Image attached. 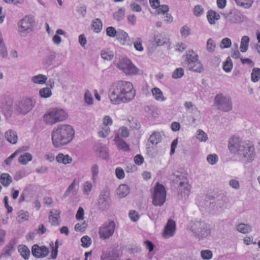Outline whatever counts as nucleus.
I'll return each instance as SVG.
<instances>
[{
	"label": "nucleus",
	"instance_id": "obj_18",
	"mask_svg": "<svg viewBox=\"0 0 260 260\" xmlns=\"http://www.w3.org/2000/svg\"><path fill=\"white\" fill-rule=\"evenodd\" d=\"M49 252V249L45 246H39L37 244L32 246L31 253L32 255L37 258L46 257Z\"/></svg>",
	"mask_w": 260,
	"mask_h": 260
},
{
	"label": "nucleus",
	"instance_id": "obj_37",
	"mask_svg": "<svg viewBox=\"0 0 260 260\" xmlns=\"http://www.w3.org/2000/svg\"><path fill=\"white\" fill-rule=\"evenodd\" d=\"M169 8L167 5H164V21L167 23H170L173 20V18L171 14L168 13Z\"/></svg>",
	"mask_w": 260,
	"mask_h": 260
},
{
	"label": "nucleus",
	"instance_id": "obj_30",
	"mask_svg": "<svg viewBox=\"0 0 260 260\" xmlns=\"http://www.w3.org/2000/svg\"><path fill=\"white\" fill-rule=\"evenodd\" d=\"M91 27L95 32H100L103 27V23L101 20L99 18H96L92 20Z\"/></svg>",
	"mask_w": 260,
	"mask_h": 260
},
{
	"label": "nucleus",
	"instance_id": "obj_47",
	"mask_svg": "<svg viewBox=\"0 0 260 260\" xmlns=\"http://www.w3.org/2000/svg\"><path fill=\"white\" fill-rule=\"evenodd\" d=\"M260 78V69L257 68H254L251 74V81L253 82H257Z\"/></svg>",
	"mask_w": 260,
	"mask_h": 260
},
{
	"label": "nucleus",
	"instance_id": "obj_64",
	"mask_svg": "<svg viewBox=\"0 0 260 260\" xmlns=\"http://www.w3.org/2000/svg\"><path fill=\"white\" fill-rule=\"evenodd\" d=\"M115 174L117 178L119 179H123L125 177V173L123 169L120 167L116 168Z\"/></svg>",
	"mask_w": 260,
	"mask_h": 260
},
{
	"label": "nucleus",
	"instance_id": "obj_32",
	"mask_svg": "<svg viewBox=\"0 0 260 260\" xmlns=\"http://www.w3.org/2000/svg\"><path fill=\"white\" fill-rule=\"evenodd\" d=\"M18 251L20 255L25 259H28L30 256V250L25 245H20L18 247Z\"/></svg>",
	"mask_w": 260,
	"mask_h": 260
},
{
	"label": "nucleus",
	"instance_id": "obj_49",
	"mask_svg": "<svg viewBox=\"0 0 260 260\" xmlns=\"http://www.w3.org/2000/svg\"><path fill=\"white\" fill-rule=\"evenodd\" d=\"M237 4L245 9L250 8L252 3L253 0H235Z\"/></svg>",
	"mask_w": 260,
	"mask_h": 260
},
{
	"label": "nucleus",
	"instance_id": "obj_63",
	"mask_svg": "<svg viewBox=\"0 0 260 260\" xmlns=\"http://www.w3.org/2000/svg\"><path fill=\"white\" fill-rule=\"evenodd\" d=\"M218 157L216 154H209L207 156V160L211 165H214L218 161Z\"/></svg>",
	"mask_w": 260,
	"mask_h": 260
},
{
	"label": "nucleus",
	"instance_id": "obj_59",
	"mask_svg": "<svg viewBox=\"0 0 260 260\" xmlns=\"http://www.w3.org/2000/svg\"><path fill=\"white\" fill-rule=\"evenodd\" d=\"M117 32L118 30H116L113 26H109L106 28V35L110 37H116Z\"/></svg>",
	"mask_w": 260,
	"mask_h": 260
},
{
	"label": "nucleus",
	"instance_id": "obj_11",
	"mask_svg": "<svg viewBox=\"0 0 260 260\" xmlns=\"http://www.w3.org/2000/svg\"><path fill=\"white\" fill-rule=\"evenodd\" d=\"M115 224L113 220L106 222L100 228V237L103 239H107L111 237L114 232Z\"/></svg>",
	"mask_w": 260,
	"mask_h": 260
},
{
	"label": "nucleus",
	"instance_id": "obj_60",
	"mask_svg": "<svg viewBox=\"0 0 260 260\" xmlns=\"http://www.w3.org/2000/svg\"><path fill=\"white\" fill-rule=\"evenodd\" d=\"M182 37L186 38L190 34V29L186 25L182 26L180 30Z\"/></svg>",
	"mask_w": 260,
	"mask_h": 260
},
{
	"label": "nucleus",
	"instance_id": "obj_45",
	"mask_svg": "<svg viewBox=\"0 0 260 260\" xmlns=\"http://www.w3.org/2000/svg\"><path fill=\"white\" fill-rule=\"evenodd\" d=\"M29 213L27 211L20 210L18 213L17 220L19 222H22L28 219Z\"/></svg>",
	"mask_w": 260,
	"mask_h": 260
},
{
	"label": "nucleus",
	"instance_id": "obj_31",
	"mask_svg": "<svg viewBox=\"0 0 260 260\" xmlns=\"http://www.w3.org/2000/svg\"><path fill=\"white\" fill-rule=\"evenodd\" d=\"M249 43V38L247 36H244L242 37L240 50L242 52H245L248 49Z\"/></svg>",
	"mask_w": 260,
	"mask_h": 260
},
{
	"label": "nucleus",
	"instance_id": "obj_26",
	"mask_svg": "<svg viewBox=\"0 0 260 260\" xmlns=\"http://www.w3.org/2000/svg\"><path fill=\"white\" fill-rule=\"evenodd\" d=\"M56 161L59 163H62L64 165L71 164L72 159L69 155H64L63 153H59L56 157Z\"/></svg>",
	"mask_w": 260,
	"mask_h": 260
},
{
	"label": "nucleus",
	"instance_id": "obj_42",
	"mask_svg": "<svg viewBox=\"0 0 260 260\" xmlns=\"http://www.w3.org/2000/svg\"><path fill=\"white\" fill-rule=\"evenodd\" d=\"M200 255L204 260H210L213 257V252L209 249H205L201 251Z\"/></svg>",
	"mask_w": 260,
	"mask_h": 260
},
{
	"label": "nucleus",
	"instance_id": "obj_57",
	"mask_svg": "<svg viewBox=\"0 0 260 260\" xmlns=\"http://www.w3.org/2000/svg\"><path fill=\"white\" fill-rule=\"evenodd\" d=\"M232 45L231 40L228 38H223L220 44V47L222 49L228 48L231 47Z\"/></svg>",
	"mask_w": 260,
	"mask_h": 260
},
{
	"label": "nucleus",
	"instance_id": "obj_62",
	"mask_svg": "<svg viewBox=\"0 0 260 260\" xmlns=\"http://www.w3.org/2000/svg\"><path fill=\"white\" fill-rule=\"evenodd\" d=\"M142 41L141 38H138L136 41L134 42V45L135 48L139 51H142L144 50V48L142 46Z\"/></svg>",
	"mask_w": 260,
	"mask_h": 260
},
{
	"label": "nucleus",
	"instance_id": "obj_39",
	"mask_svg": "<svg viewBox=\"0 0 260 260\" xmlns=\"http://www.w3.org/2000/svg\"><path fill=\"white\" fill-rule=\"evenodd\" d=\"M110 129L109 126L102 124L99 128V136L101 138L106 137L110 133Z\"/></svg>",
	"mask_w": 260,
	"mask_h": 260
},
{
	"label": "nucleus",
	"instance_id": "obj_4",
	"mask_svg": "<svg viewBox=\"0 0 260 260\" xmlns=\"http://www.w3.org/2000/svg\"><path fill=\"white\" fill-rule=\"evenodd\" d=\"M170 180L176 185L178 199L181 200H186L190 192V185L186 174L178 171L175 172L171 175Z\"/></svg>",
	"mask_w": 260,
	"mask_h": 260
},
{
	"label": "nucleus",
	"instance_id": "obj_46",
	"mask_svg": "<svg viewBox=\"0 0 260 260\" xmlns=\"http://www.w3.org/2000/svg\"><path fill=\"white\" fill-rule=\"evenodd\" d=\"M161 140V136L159 133L154 132L149 139V142L153 145H156Z\"/></svg>",
	"mask_w": 260,
	"mask_h": 260
},
{
	"label": "nucleus",
	"instance_id": "obj_21",
	"mask_svg": "<svg viewBox=\"0 0 260 260\" xmlns=\"http://www.w3.org/2000/svg\"><path fill=\"white\" fill-rule=\"evenodd\" d=\"M60 212L56 209L52 210L49 215V222L52 225H58L59 224V219Z\"/></svg>",
	"mask_w": 260,
	"mask_h": 260
},
{
	"label": "nucleus",
	"instance_id": "obj_14",
	"mask_svg": "<svg viewBox=\"0 0 260 260\" xmlns=\"http://www.w3.org/2000/svg\"><path fill=\"white\" fill-rule=\"evenodd\" d=\"M34 21L32 17L25 16L18 23V30L21 33H29L32 31Z\"/></svg>",
	"mask_w": 260,
	"mask_h": 260
},
{
	"label": "nucleus",
	"instance_id": "obj_8",
	"mask_svg": "<svg viewBox=\"0 0 260 260\" xmlns=\"http://www.w3.org/2000/svg\"><path fill=\"white\" fill-rule=\"evenodd\" d=\"M214 105L217 109L223 112H228L233 109V103L229 96L223 94H217L214 99Z\"/></svg>",
	"mask_w": 260,
	"mask_h": 260
},
{
	"label": "nucleus",
	"instance_id": "obj_44",
	"mask_svg": "<svg viewBox=\"0 0 260 260\" xmlns=\"http://www.w3.org/2000/svg\"><path fill=\"white\" fill-rule=\"evenodd\" d=\"M222 68L226 73H229L231 71L233 68V62L230 57H227L225 61L223 62Z\"/></svg>",
	"mask_w": 260,
	"mask_h": 260
},
{
	"label": "nucleus",
	"instance_id": "obj_22",
	"mask_svg": "<svg viewBox=\"0 0 260 260\" xmlns=\"http://www.w3.org/2000/svg\"><path fill=\"white\" fill-rule=\"evenodd\" d=\"M114 141L119 149L123 151H128L129 150V146L125 141L120 138L118 135L115 136Z\"/></svg>",
	"mask_w": 260,
	"mask_h": 260
},
{
	"label": "nucleus",
	"instance_id": "obj_20",
	"mask_svg": "<svg viewBox=\"0 0 260 260\" xmlns=\"http://www.w3.org/2000/svg\"><path fill=\"white\" fill-rule=\"evenodd\" d=\"M80 182V179L75 178L72 183L69 186L66 190L63 197L66 198L69 196L70 193L71 192L73 196H76L77 194V189H76V187H77L79 186Z\"/></svg>",
	"mask_w": 260,
	"mask_h": 260
},
{
	"label": "nucleus",
	"instance_id": "obj_2",
	"mask_svg": "<svg viewBox=\"0 0 260 260\" xmlns=\"http://www.w3.org/2000/svg\"><path fill=\"white\" fill-rule=\"evenodd\" d=\"M135 94L132 83L122 80L113 83L108 92L110 101L114 104L128 103L134 98Z\"/></svg>",
	"mask_w": 260,
	"mask_h": 260
},
{
	"label": "nucleus",
	"instance_id": "obj_38",
	"mask_svg": "<svg viewBox=\"0 0 260 260\" xmlns=\"http://www.w3.org/2000/svg\"><path fill=\"white\" fill-rule=\"evenodd\" d=\"M56 57L55 53L54 52H50L47 55H46L43 60V63L47 66H49L53 63V61L54 60Z\"/></svg>",
	"mask_w": 260,
	"mask_h": 260
},
{
	"label": "nucleus",
	"instance_id": "obj_23",
	"mask_svg": "<svg viewBox=\"0 0 260 260\" xmlns=\"http://www.w3.org/2000/svg\"><path fill=\"white\" fill-rule=\"evenodd\" d=\"M5 137L6 140L12 144H15L17 142V134L14 130L9 129L6 131Z\"/></svg>",
	"mask_w": 260,
	"mask_h": 260
},
{
	"label": "nucleus",
	"instance_id": "obj_52",
	"mask_svg": "<svg viewBox=\"0 0 260 260\" xmlns=\"http://www.w3.org/2000/svg\"><path fill=\"white\" fill-rule=\"evenodd\" d=\"M216 47V44L214 41L211 39L209 38L207 42L206 48L207 51L209 52H213L215 51Z\"/></svg>",
	"mask_w": 260,
	"mask_h": 260
},
{
	"label": "nucleus",
	"instance_id": "obj_33",
	"mask_svg": "<svg viewBox=\"0 0 260 260\" xmlns=\"http://www.w3.org/2000/svg\"><path fill=\"white\" fill-rule=\"evenodd\" d=\"M31 154L29 152H25L21 155L18 158V161L20 164L26 165L28 161L32 160Z\"/></svg>",
	"mask_w": 260,
	"mask_h": 260
},
{
	"label": "nucleus",
	"instance_id": "obj_53",
	"mask_svg": "<svg viewBox=\"0 0 260 260\" xmlns=\"http://www.w3.org/2000/svg\"><path fill=\"white\" fill-rule=\"evenodd\" d=\"M204 13V9L201 5H198L194 6L193 9V15L196 17H200Z\"/></svg>",
	"mask_w": 260,
	"mask_h": 260
},
{
	"label": "nucleus",
	"instance_id": "obj_54",
	"mask_svg": "<svg viewBox=\"0 0 260 260\" xmlns=\"http://www.w3.org/2000/svg\"><path fill=\"white\" fill-rule=\"evenodd\" d=\"M124 16V10L120 8L117 11L113 13V18L117 21L121 20Z\"/></svg>",
	"mask_w": 260,
	"mask_h": 260
},
{
	"label": "nucleus",
	"instance_id": "obj_17",
	"mask_svg": "<svg viewBox=\"0 0 260 260\" xmlns=\"http://www.w3.org/2000/svg\"><path fill=\"white\" fill-rule=\"evenodd\" d=\"M176 222L172 219H169L164 228V238L169 239L173 237L176 233Z\"/></svg>",
	"mask_w": 260,
	"mask_h": 260
},
{
	"label": "nucleus",
	"instance_id": "obj_3",
	"mask_svg": "<svg viewBox=\"0 0 260 260\" xmlns=\"http://www.w3.org/2000/svg\"><path fill=\"white\" fill-rule=\"evenodd\" d=\"M75 136L73 127L67 124H61L54 127L52 131V144L55 147L64 146L70 143Z\"/></svg>",
	"mask_w": 260,
	"mask_h": 260
},
{
	"label": "nucleus",
	"instance_id": "obj_5",
	"mask_svg": "<svg viewBox=\"0 0 260 260\" xmlns=\"http://www.w3.org/2000/svg\"><path fill=\"white\" fill-rule=\"evenodd\" d=\"M187 229L192 233L194 237L200 240L207 238L211 232L210 225L202 220L190 221L187 225Z\"/></svg>",
	"mask_w": 260,
	"mask_h": 260
},
{
	"label": "nucleus",
	"instance_id": "obj_7",
	"mask_svg": "<svg viewBox=\"0 0 260 260\" xmlns=\"http://www.w3.org/2000/svg\"><path fill=\"white\" fill-rule=\"evenodd\" d=\"M185 62L187 69L194 72L201 73L203 71V67L199 60L198 55L192 49L186 52Z\"/></svg>",
	"mask_w": 260,
	"mask_h": 260
},
{
	"label": "nucleus",
	"instance_id": "obj_29",
	"mask_svg": "<svg viewBox=\"0 0 260 260\" xmlns=\"http://www.w3.org/2000/svg\"><path fill=\"white\" fill-rule=\"evenodd\" d=\"M129 192V188L126 184H121L117 189V195L120 198L126 197Z\"/></svg>",
	"mask_w": 260,
	"mask_h": 260
},
{
	"label": "nucleus",
	"instance_id": "obj_48",
	"mask_svg": "<svg viewBox=\"0 0 260 260\" xmlns=\"http://www.w3.org/2000/svg\"><path fill=\"white\" fill-rule=\"evenodd\" d=\"M91 172L92 174V180L93 182H96L98 178L99 167L96 164H93L91 168Z\"/></svg>",
	"mask_w": 260,
	"mask_h": 260
},
{
	"label": "nucleus",
	"instance_id": "obj_43",
	"mask_svg": "<svg viewBox=\"0 0 260 260\" xmlns=\"http://www.w3.org/2000/svg\"><path fill=\"white\" fill-rule=\"evenodd\" d=\"M39 95L42 98H48L52 95V91L49 87H44L40 89Z\"/></svg>",
	"mask_w": 260,
	"mask_h": 260
},
{
	"label": "nucleus",
	"instance_id": "obj_10",
	"mask_svg": "<svg viewBox=\"0 0 260 260\" xmlns=\"http://www.w3.org/2000/svg\"><path fill=\"white\" fill-rule=\"evenodd\" d=\"M35 103V102L31 99H24L16 104L13 110L18 113L25 114L32 109Z\"/></svg>",
	"mask_w": 260,
	"mask_h": 260
},
{
	"label": "nucleus",
	"instance_id": "obj_61",
	"mask_svg": "<svg viewBox=\"0 0 260 260\" xmlns=\"http://www.w3.org/2000/svg\"><path fill=\"white\" fill-rule=\"evenodd\" d=\"M184 75V70L182 68L176 69L172 74V77L174 79L180 78Z\"/></svg>",
	"mask_w": 260,
	"mask_h": 260
},
{
	"label": "nucleus",
	"instance_id": "obj_50",
	"mask_svg": "<svg viewBox=\"0 0 260 260\" xmlns=\"http://www.w3.org/2000/svg\"><path fill=\"white\" fill-rule=\"evenodd\" d=\"M92 188V183L89 181H87L84 182L83 185V193L84 195L88 196L89 194L90 191H91Z\"/></svg>",
	"mask_w": 260,
	"mask_h": 260
},
{
	"label": "nucleus",
	"instance_id": "obj_34",
	"mask_svg": "<svg viewBox=\"0 0 260 260\" xmlns=\"http://www.w3.org/2000/svg\"><path fill=\"white\" fill-rule=\"evenodd\" d=\"M0 55L4 58H6L8 56V52L4 42V40L2 37V34L0 31Z\"/></svg>",
	"mask_w": 260,
	"mask_h": 260
},
{
	"label": "nucleus",
	"instance_id": "obj_55",
	"mask_svg": "<svg viewBox=\"0 0 260 260\" xmlns=\"http://www.w3.org/2000/svg\"><path fill=\"white\" fill-rule=\"evenodd\" d=\"M162 37L161 34L155 32L154 40L152 42L153 44L157 46H161L162 45Z\"/></svg>",
	"mask_w": 260,
	"mask_h": 260
},
{
	"label": "nucleus",
	"instance_id": "obj_40",
	"mask_svg": "<svg viewBox=\"0 0 260 260\" xmlns=\"http://www.w3.org/2000/svg\"><path fill=\"white\" fill-rule=\"evenodd\" d=\"M151 91L153 98L157 101H162V92L161 90L157 88L154 87L151 89Z\"/></svg>",
	"mask_w": 260,
	"mask_h": 260
},
{
	"label": "nucleus",
	"instance_id": "obj_56",
	"mask_svg": "<svg viewBox=\"0 0 260 260\" xmlns=\"http://www.w3.org/2000/svg\"><path fill=\"white\" fill-rule=\"evenodd\" d=\"M81 245L85 248L88 247L91 244V239L88 236H84L81 239Z\"/></svg>",
	"mask_w": 260,
	"mask_h": 260
},
{
	"label": "nucleus",
	"instance_id": "obj_16",
	"mask_svg": "<svg viewBox=\"0 0 260 260\" xmlns=\"http://www.w3.org/2000/svg\"><path fill=\"white\" fill-rule=\"evenodd\" d=\"M153 204L155 206L162 205V184L157 182L155 184L153 193Z\"/></svg>",
	"mask_w": 260,
	"mask_h": 260
},
{
	"label": "nucleus",
	"instance_id": "obj_28",
	"mask_svg": "<svg viewBox=\"0 0 260 260\" xmlns=\"http://www.w3.org/2000/svg\"><path fill=\"white\" fill-rule=\"evenodd\" d=\"M47 80V77L43 74H38L31 77V81L35 84H44Z\"/></svg>",
	"mask_w": 260,
	"mask_h": 260
},
{
	"label": "nucleus",
	"instance_id": "obj_12",
	"mask_svg": "<svg viewBox=\"0 0 260 260\" xmlns=\"http://www.w3.org/2000/svg\"><path fill=\"white\" fill-rule=\"evenodd\" d=\"M223 15L226 19V21L232 24H240L246 18V17L237 9H233L229 13H225Z\"/></svg>",
	"mask_w": 260,
	"mask_h": 260
},
{
	"label": "nucleus",
	"instance_id": "obj_15",
	"mask_svg": "<svg viewBox=\"0 0 260 260\" xmlns=\"http://www.w3.org/2000/svg\"><path fill=\"white\" fill-rule=\"evenodd\" d=\"M0 109L6 114L11 115L13 111V101L8 96H0Z\"/></svg>",
	"mask_w": 260,
	"mask_h": 260
},
{
	"label": "nucleus",
	"instance_id": "obj_19",
	"mask_svg": "<svg viewBox=\"0 0 260 260\" xmlns=\"http://www.w3.org/2000/svg\"><path fill=\"white\" fill-rule=\"evenodd\" d=\"M116 37L123 45H129L132 44L128 34L122 29H118Z\"/></svg>",
	"mask_w": 260,
	"mask_h": 260
},
{
	"label": "nucleus",
	"instance_id": "obj_36",
	"mask_svg": "<svg viewBox=\"0 0 260 260\" xmlns=\"http://www.w3.org/2000/svg\"><path fill=\"white\" fill-rule=\"evenodd\" d=\"M12 178L8 173H3L1 176V182L5 186H8L12 182Z\"/></svg>",
	"mask_w": 260,
	"mask_h": 260
},
{
	"label": "nucleus",
	"instance_id": "obj_51",
	"mask_svg": "<svg viewBox=\"0 0 260 260\" xmlns=\"http://www.w3.org/2000/svg\"><path fill=\"white\" fill-rule=\"evenodd\" d=\"M84 100L87 105H92L93 103V99L91 93L88 90H86L84 95Z\"/></svg>",
	"mask_w": 260,
	"mask_h": 260
},
{
	"label": "nucleus",
	"instance_id": "obj_1",
	"mask_svg": "<svg viewBox=\"0 0 260 260\" xmlns=\"http://www.w3.org/2000/svg\"><path fill=\"white\" fill-rule=\"evenodd\" d=\"M228 148L231 154L238 156L246 164L252 162L256 157L253 143L249 140H243L239 136L234 135L229 138Z\"/></svg>",
	"mask_w": 260,
	"mask_h": 260
},
{
	"label": "nucleus",
	"instance_id": "obj_35",
	"mask_svg": "<svg viewBox=\"0 0 260 260\" xmlns=\"http://www.w3.org/2000/svg\"><path fill=\"white\" fill-rule=\"evenodd\" d=\"M237 230L243 234H247L252 230V228L248 224L240 223L237 226Z\"/></svg>",
	"mask_w": 260,
	"mask_h": 260
},
{
	"label": "nucleus",
	"instance_id": "obj_9",
	"mask_svg": "<svg viewBox=\"0 0 260 260\" xmlns=\"http://www.w3.org/2000/svg\"><path fill=\"white\" fill-rule=\"evenodd\" d=\"M117 67L126 75H134L138 73V69L127 58H123L120 60Z\"/></svg>",
	"mask_w": 260,
	"mask_h": 260
},
{
	"label": "nucleus",
	"instance_id": "obj_25",
	"mask_svg": "<svg viewBox=\"0 0 260 260\" xmlns=\"http://www.w3.org/2000/svg\"><path fill=\"white\" fill-rule=\"evenodd\" d=\"M149 3L151 8L155 9V15L162 14V5H160L159 0H149Z\"/></svg>",
	"mask_w": 260,
	"mask_h": 260
},
{
	"label": "nucleus",
	"instance_id": "obj_27",
	"mask_svg": "<svg viewBox=\"0 0 260 260\" xmlns=\"http://www.w3.org/2000/svg\"><path fill=\"white\" fill-rule=\"evenodd\" d=\"M101 260H118V255L113 251H104L101 256Z\"/></svg>",
	"mask_w": 260,
	"mask_h": 260
},
{
	"label": "nucleus",
	"instance_id": "obj_41",
	"mask_svg": "<svg viewBox=\"0 0 260 260\" xmlns=\"http://www.w3.org/2000/svg\"><path fill=\"white\" fill-rule=\"evenodd\" d=\"M196 138L201 142H206L208 139L207 134L202 129H198L197 131Z\"/></svg>",
	"mask_w": 260,
	"mask_h": 260
},
{
	"label": "nucleus",
	"instance_id": "obj_6",
	"mask_svg": "<svg viewBox=\"0 0 260 260\" xmlns=\"http://www.w3.org/2000/svg\"><path fill=\"white\" fill-rule=\"evenodd\" d=\"M68 113L62 109L52 108L49 110L44 115V121L46 124L53 125L65 120Z\"/></svg>",
	"mask_w": 260,
	"mask_h": 260
},
{
	"label": "nucleus",
	"instance_id": "obj_13",
	"mask_svg": "<svg viewBox=\"0 0 260 260\" xmlns=\"http://www.w3.org/2000/svg\"><path fill=\"white\" fill-rule=\"evenodd\" d=\"M110 204V191L107 188H105L99 196L98 207L101 210L104 211L109 207Z\"/></svg>",
	"mask_w": 260,
	"mask_h": 260
},
{
	"label": "nucleus",
	"instance_id": "obj_58",
	"mask_svg": "<svg viewBox=\"0 0 260 260\" xmlns=\"http://www.w3.org/2000/svg\"><path fill=\"white\" fill-rule=\"evenodd\" d=\"M101 57L105 60H110L113 57L112 52L109 50H103L101 52Z\"/></svg>",
	"mask_w": 260,
	"mask_h": 260
},
{
	"label": "nucleus",
	"instance_id": "obj_24",
	"mask_svg": "<svg viewBox=\"0 0 260 260\" xmlns=\"http://www.w3.org/2000/svg\"><path fill=\"white\" fill-rule=\"evenodd\" d=\"M207 17L210 24H214L216 21L220 19V16L215 11L210 10L207 13Z\"/></svg>",
	"mask_w": 260,
	"mask_h": 260
}]
</instances>
